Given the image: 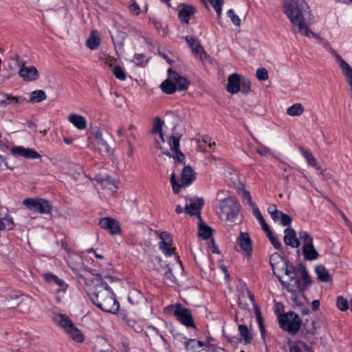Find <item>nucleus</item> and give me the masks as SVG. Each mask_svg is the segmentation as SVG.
I'll return each mask as SVG.
<instances>
[{
  "label": "nucleus",
  "mask_w": 352,
  "mask_h": 352,
  "mask_svg": "<svg viewBox=\"0 0 352 352\" xmlns=\"http://www.w3.org/2000/svg\"><path fill=\"white\" fill-rule=\"evenodd\" d=\"M72 270L78 277L80 283H84L87 287L91 300L101 310L115 314L119 310V302L116 300L109 283L113 281L111 274H96V277H87L76 272L75 266Z\"/></svg>",
  "instance_id": "1"
},
{
  "label": "nucleus",
  "mask_w": 352,
  "mask_h": 352,
  "mask_svg": "<svg viewBox=\"0 0 352 352\" xmlns=\"http://www.w3.org/2000/svg\"><path fill=\"white\" fill-rule=\"evenodd\" d=\"M283 10L291 23L298 28L300 34L316 37V34L308 28V23L312 19V16L305 0H283Z\"/></svg>",
  "instance_id": "2"
},
{
  "label": "nucleus",
  "mask_w": 352,
  "mask_h": 352,
  "mask_svg": "<svg viewBox=\"0 0 352 352\" xmlns=\"http://www.w3.org/2000/svg\"><path fill=\"white\" fill-rule=\"evenodd\" d=\"M216 201L219 209V217L230 222L234 221L240 210V205L236 199L228 191L222 190L217 192Z\"/></svg>",
  "instance_id": "3"
},
{
  "label": "nucleus",
  "mask_w": 352,
  "mask_h": 352,
  "mask_svg": "<svg viewBox=\"0 0 352 352\" xmlns=\"http://www.w3.org/2000/svg\"><path fill=\"white\" fill-rule=\"evenodd\" d=\"M285 275V280L279 278L283 287L289 292H301L305 289V285H302L300 278H297L296 268L288 263L282 269Z\"/></svg>",
  "instance_id": "4"
},
{
  "label": "nucleus",
  "mask_w": 352,
  "mask_h": 352,
  "mask_svg": "<svg viewBox=\"0 0 352 352\" xmlns=\"http://www.w3.org/2000/svg\"><path fill=\"white\" fill-rule=\"evenodd\" d=\"M238 303L239 307L243 309H248L250 303L253 305L257 322L259 325L261 332L263 335L265 329L263 326L261 311L259 307L255 302L254 294L249 290H246L245 292H242L239 296Z\"/></svg>",
  "instance_id": "5"
},
{
  "label": "nucleus",
  "mask_w": 352,
  "mask_h": 352,
  "mask_svg": "<svg viewBox=\"0 0 352 352\" xmlns=\"http://www.w3.org/2000/svg\"><path fill=\"white\" fill-rule=\"evenodd\" d=\"M280 328L291 335H296L301 326V320L298 314L289 311L279 318Z\"/></svg>",
  "instance_id": "6"
},
{
  "label": "nucleus",
  "mask_w": 352,
  "mask_h": 352,
  "mask_svg": "<svg viewBox=\"0 0 352 352\" xmlns=\"http://www.w3.org/2000/svg\"><path fill=\"white\" fill-rule=\"evenodd\" d=\"M166 313H173L176 319L187 327H194V320L191 312L180 304L172 305L165 308Z\"/></svg>",
  "instance_id": "7"
},
{
  "label": "nucleus",
  "mask_w": 352,
  "mask_h": 352,
  "mask_svg": "<svg viewBox=\"0 0 352 352\" xmlns=\"http://www.w3.org/2000/svg\"><path fill=\"white\" fill-rule=\"evenodd\" d=\"M195 179V173L190 166L184 167L181 173V183L177 179L175 173L170 175V183L173 186V191L177 194L181 187H186L190 185Z\"/></svg>",
  "instance_id": "8"
},
{
  "label": "nucleus",
  "mask_w": 352,
  "mask_h": 352,
  "mask_svg": "<svg viewBox=\"0 0 352 352\" xmlns=\"http://www.w3.org/2000/svg\"><path fill=\"white\" fill-rule=\"evenodd\" d=\"M89 144L97 150L100 153L112 154L113 150L103 138L102 132L98 129H94L88 138Z\"/></svg>",
  "instance_id": "9"
},
{
  "label": "nucleus",
  "mask_w": 352,
  "mask_h": 352,
  "mask_svg": "<svg viewBox=\"0 0 352 352\" xmlns=\"http://www.w3.org/2000/svg\"><path fill=\"white\" fill-rule=\"evenodd\" d=\"M23 205L30 210L40 214H50L51 212V205L49 201L41 198H26L23 201Z\"/></svg>",
  "instance_id": "10"
},
{
  "label": "nucleus",
  "mask_w": 352,
  "mask_h": 352,
  "mask_svg": "<svg viewBox=\"0 0 352 352\" xmlns=\"http://www.w3.org/2000/svg\"><path fill=\"white\" fill-rule=\"evenodd\" d=\"M185 39L191 48L193 54L198 56L201 60H204L209 58V56L198 39L191 36H186Z\"/></svg>",
  "instance_id": "11"
},
{
  "label": "nucleus",
  "mask_w": 352,
  "mask_h": 352,
  "mask_svg": "<svg viewBox=\"0 0 352 352\" xmlns=\"http://www.w3.org/2000/svg\"><path fill=\"white\" fill-rule=\"evenodd\" d=\"M238 330L241 336L240 339H238L235 337H226L227 340L233 344H236L239 341L243 342L245 344H250L253 339V336L252 333L250 331L247 325L239 324L238 326Z\"/></svg>",
  "instance_id": "12"
},
{
  "label": "nucleus",
  "mask_w": 352,
  "mask_h": 352,
  "mask_svg": "<svg viewBox=\"0 0 352 352\" xmlns=\"http://www.w3.org/2000/svg\"><path fill=\"white\" fill-rule=\"evenodd\" d=\"M10 152L14 156L23 157L26 159L34 160L39 159L41 157V155L34 149L30 148H25L22 146H16L12 147L10 150Z\"/></svg>",
  "instance_id": "13"
},
{
  "label": "nucleus",
  "mask_w": 352,
  "mask_h": 352,
  "mask_svg": "<svg viewBox=\"0 0 352 352\" xmlns=\"http://www.w3.org/2000/svg\"><path fill=\"white\" fill-rule=\"evenodd\" d=\"M189 203H186L184 212L191 216L196 215L200 217L201 209L204 204L203 198H190Z\"/></svg>",
  "instance_id": "14"
},
{
  "label": "nucleus",
  "mask_w": 352,
  "mask_h": 352,
  "mask_svg": "<svg viewBox=\"0 0 352 352\" xmlns=\"http://www.w3.org/2000/svg\"><path fill=\"white\" fill-rule=\"evenodd\" d=\"M99 226L101 228L108 230L111 234H118L121 231L119 223L111 217L101 218Z\"/></svg>",
  "instance_id": "15"
},
{
  "label": "nucleus",
  "mask_w": 352,
  "mask_h": 352,
  "mask_svg": "<svg viewBox=\"0 0 352 352\" xmlns=\"http://www.w3.org/2000/svg\"><path fill=\"white\" fill-rule=\"evenodd\" d=\"M92 252L94 253L96 258L97 259L100 260V261H96L100 269L99 270H96V269L90 270L91 273L93 275V277H96V274H102V275L107 274H111V264L109 262L104 261L103 258V256L102 255L96 254L94 250Z\"/></svg>",
  "instance_id": "16"
},
{
  "label": "nucleus",
  "mask_w": 352,
  "mask_h": 352,
  "mask_svg": "<svg viewBox=\"0 0 352 352\" xmlns=\"http://www.w3.org/2000/svg\"><path fill=\"white\" fill-rule=\"evenodd\" d=\"M19 76L25 81H34L39 78V74L34 66H23L19 70Z\"/></svg>",
  "instance_id": "17"
},
{
  "label": "nucleus",
  "mask_w": 352,
  "mask_h": 352,
  "mask_svg": "<svg viewBox=\"0 0 352 352\" xmlns=\"http://www.w3.org/2000/svg\"><path fill=\"white\" fill-rule=\"evenodd\" d=\"M67 334L71 339L77 343H82L85 340V336L82 331L74 326L72 321L67 318Z\"/></svg>",
  "instance_id": "18"
},
{
  "label": "nucleus",
  "mask_w": 352,
  "mask_h": 352,
  "mask_svg": "<svg viewBox=\"0 0 352 352\" xmlns=\"http://www.w3.org/2000/svg\"><path fill=\"white\" fill-rule=\"evenodd\" d=\"M237 243L241 250L248 255H250L252 252V240L248 232H241L237 238Z\"/></svg>",
  "instance_id": "19"
},
{
  "label": "nucleus",
  "mask_w": 352,
  "mask_h": 352,
  "mask_svg": "<svg viewBox=\"0 0 352 352\" xmlns=\"http://www.w3.org/2000/svg\"><path fill=\"white\" fill-rule=\"evenodd\" d=\"M284 242L287 245L296 248L300 245L299 239L297 238L295 230L293 228H286L284 231Z\"/></svg>",
  "instance_id": "20"
},
{
  "label": "nucleus",
  "mask_w": 352,
  "mask_h": 352,
  "mask_svg": "<svg viewBox=\"0 0 352 352\" xmlns=\"http://www.w3.org/2000/svg\"><path fill=\"white\" fill-rule=\"evenodd\" d=\"M95 180L101 185L102 188L107 189L112 193L115 192L118 188L116 181L111 179L109 176L96 175Z\"/></svg>",
  "instance_id": "21"
},
{
  "label": "nucleus",
  "mask_w": 352,
  "mask_h": 352,
  "mask_svg": "<svg viewBox=\"0 0 352 352\" xmlns=\"http://www.w3.org/2000/svg\"><path fill=\"white\" fill-rule=\"evenodd\" d=\"M240 76L237 74H232L228 76L227 90L230 94H236L240 91Z\"/></svg>",
  "instance_id": "22"
},
{
  "label": "nucleus",
  "mask_w": 352,
  "mask_h": 352,
  "mask_svg": "<svg viewBox=\"0 0 352 352\" xmlns=\"http://www.w3.org/2000/svg\"><path fill=\"white\" fill-rule=\"evenodd\" d=\"M270 263L275 274L276 270H282L287 264V261L278 253H274L270 258Z\"/></svg>",
  "instance_id": "23"
},
{
  "label": "nucleus",
  "mask_w": 352,
  "mask_h": 352,
  "mask_svg": "<svg viewBox=\"0 0 352 352\" xmlns=\"http://www.w3.org/2000/svg\"><path fill=\"white\" fill-rule=\"evenodd\" d=\"M339 66L342 69V74L344 76L348 84L350 85L349 94L351 98H352V68L345 60L340 63Z\"/></svg>",
  "instance_id": "24"
},
{
  "label": "nucleus",
  "mask_w": 352,
  "mask_h": 352,
  "mask_svg": "<svg viewBox=\"0 0 352 352\" xmlns=\"http://www.w3.org/2000/svg\"><path fill=\"white\" fill-rule=\"evenodd\" d=\"M67 119L78 130H84L87 127V120L82 116L71 113Z\"/></svg>",
  "instance_id": "25"
},
{
  "label": "nucleus",
  "mask_w": 352,
  "mask_h": 352,
  "mask_svg": "<svg viewBox=\"0 0 352 352\" xmlns=\"http://www.w3.org/2000/svg\"><path fill=\"white\" fill-rule=\"evenodd\" d=\"M302 255L305 261H314L319 257L314 243L302 246Z\"/></svg>",
  "instance_id": "26"
},
{
  "label": "nucleus",
  "mask_w": 352,
  "mask_h": 352,
  "mask_svg": "<svg viewBox=\"0 0 352 352\" xmlns=\"http://www.w3.org/2000/svg\"><path fill=\"white\" fill-rule=\"evenodd\" d=\"M195 12V8L191 6H184L179 11L178 16L183 23L188 24L189 23L190 17L193 15Z\"/></svg>",
  "instance_id": "27"
},
{
  "label": "nucleus",
  "mask_w": 352,
  "mask_h": 352,
  "mask_svg": "<svg viewBox=\"0 0 352 352\" xmlns=\"http://www.w3.org/2000/svg\"><path fill=\"white\" fill-rule=\"evenodd\" d=\"M171 74L177 90L184 91L188 89L190 82L187 78L181 76L176 72H173Z\"/></svg>",
  "instance_id": "28"
},
{
  "label": "nucleus",
  "mask_w": 352,
  "mask_h": 352,
  "mask_svg": "<svg viewBox=\"0 0 352 352\" xmlns=\"http://www.w3.org/2000/svg\"><path fill=\"white\" fill-rule=\"evenodd\" d=\"M164 125V121L158 118H155L153 123V129L151 133L154 135H158L162 142H164V138L162 133V127Z\"/></svg>",
  "instance_id": "29"
},
{
  "label": "nucleus",
  "mask_w": 352,
  "mask_h": 352,
  "mask_svg": "<svg viewBox=\"0 0 352 352\" xmlns=\"http://www.w3.org/2000/svg\"><path fill=\"white\" fill-rule=\"evenodd\" d=\"M160 88L164 93L167 94H173L175 92L177 89L171 74H170L169 78L162 82Z\"/></svg>",
  "instance_id": "30"
},
{
  "label": "nucleus",
  "mask_w": 352,
  "mask_h": 352,
  "mask_svg": "<svg viewBox=\"0 0 352 352\" xmlns=\"http://www.w3.org/2000/svg\"><path fill=\"white\" fill-rule=\"evenodd\" d=\"M164 332L162 330H160L155 327H148L147 328L146 334L148 337H151L154 340L158 336L162 341V342L164 344H167V341L166 338L164 337Z\"/></svg>",
  "instance_id": "31"
},
{
  "label": "nucleus",
  "mask_w": 352,
  "mask_h": 352,
  "mask_svg": "<svg viewBox=\"0 0 352 352\" xmlns=\"http://www.w3.org/2000/svg\"><path fill=\"white\" fill-rule=\"evenodd\" d=\"M206 344L195 339H188L185 342V348L188 352H199V349L205 346Z\"/></svg>",
  "instance_id": "32"
},
{
  "label": "nucleus",
  "mask_w": 352,
  "mask_h": 352,
  "mask_svg": "<svg viewBox=\"0 0 352 352\" xmlns=\"http://www.w3.org/2000/svg\"><path fill=\"white\" fill-rule=\"evenodd\" d=\"M315 272L318 279L322 282H328L331 280V275L328 270L322 265H317L315 267Z\"/></svg>",
  "instance_id": "33"
},
{
  "label": "nucleus",
  "mask_w": 352,
  "mask_h": 352,
  "mask_svg": "<svg viewBox=\"0 0 352 352\" xmlns=\"http://www.w3.org/2000/svg\"><path fill=\"white\" fill-rule=\"evenodd\" d=\"M100 43V39L98 36L97 32L96 30L91 31V34L86 42L87 47L93 50L96 49L99 46Z\"/></svg>",
  "instance_id": "34"
},
{
  "label": "nucleus",
  "mask_w": 352,
  "mask_h": 352,
  "mask_svg": "<svg viewBox=\"0 0 352 352\" xmlns=\"http://www.w3.org/2000/svg\"><path fill=\"white\" fill-rule=\"evenodd\" d=\"M303 327L307 333L314 335L316 333L319 326L318 322L307 319L303 324Z\"/></svg>",
  "instance_id": "35"
},
{
  "label": "nucleus",
  "mask_w": 352,
  "mask_h": 352,
  "mask_svg": "<svg viewBox=\"0 0 352 352\" xmlns=\"http://www.w3.org/2000/svg\"><path fill=\"white\" fill-rule=\"evenodd\" d=\"M69 173L75 180L84 177L82 167L78 164L70 165Z\"/></svg>",
  "instance_id": "36"
},
{
  "label": "nucleus",
  "mask_w": 352,
  "mask_h": 352,
  "mask_svg": "<svg viewBox=\"0 0 352 352\" xmlns=\"http://www.w3.org/2000/svg\"><path fill=\"white\" fill-rule=\"evenodd\" d=\"M304 107L300 103H296L287 109V113L290 116H298L303 113Z\"/></svg>",
  "instance_id": "37"
},
{
  "label": "nucleus",
  "mask_w": 352,
  "mask_h": 352,
  "mask_svg": "<svg viewBox=\"0 0 352 352\" xmlns=\"http://www.w3.org/2000/svg\"><path fill=\"white\" fill-rule=\"evenodd\" d=\"M46 99V94L43 90H36L31 93L30 102L32 103L40 102Z\"/></svg>",
  "instance_id": "38"
},
{
  "label": "nucleus",
  "mask_w": 352,
  "mask_h": 352,
  "mask_svg": "<svg viewBox=\"0 0 352 352\" xmlns=\"http://www.w3.org/2000/svg\"><path fill=\"white\" fill-rule=\"evenodd\" d=\"M322 44L331 55L335 58L336 61L340 64L344 60L337 53V52L331 46L330 43L326 41H322Z\"/></svg>",
  "instance_id": "39"
},
{
  "label": "nucleus",
  "mask_w": 352,
  "mask_h": 352,
  "mask_svg": "<svg viewBox=\"0 0 352 352\" xmlns=\"http://www.w3.org/2000/svg\"><path fill=\"white\" fill-rule=\"evenodd\" d=\"M52 320L54 323L66 331V316L62 314L53 312Z\"/></svg>",
  "instance_id": "40"
},
{
  "label": "nucleus",
  "mask_w": 352,
  "mask_h": 352,
  "mask_svg": "<svg viewBox=\"0 0 352 352\" xmlns=\"http://www.w3.org/2000/svg\"><path fill=\"white\" fill-rule=\"evenodd\" d=\"M302 155L306 158L309 165L316 167L317 169H320L319 166H317V160L314 155L307 150L300 148Z\"/></svg>",
  "instance_id": "41"
},
{
  "label": "nucleus",
  "mask_w": 352,
  "mask_h": 352,
  "mask_svg": "<svg viewBox=\"0 0 352 352\" xmlns=\"http://www.w3.org/2000/svg\"><path fill=\"white\" fill-rule=\"evenodd\" d=\"M300 274H301V278H300L301 280L302 285H305V288L307 285L311 284V278L309 275V273H308L305 266L303 265H300Z\"/></svg>",
  "instance_id": "42"
},
{
  "label": "nucleus",
  "mask_w": 352,
  "mask_h": 352,
  "mask_svg": "<svg viewBox=\"0 0 352 352\" xmlns=\"http://www.w3.org/2000/svg\"><path fill=\"white\" fill-rule=\"evenodd\" d=\"M182 135L179 133L173 134L169 140V145L171 149L174 151L179 150V140Z\"/></svg>",
  "instance_id": "43"
},
{
  "label": "nucleus",
  "mask_w": 352,
  "mask_h": 352,
  "mask_svg": "<svg viewBox=\"0 0 352 352\" xmlns=\"http://www.w3.org/2000/svg\"><path fill=\"white\" fill-rule=\"evenodd\" d=\"M14 226L12 218L9 216L5 218H0V230L7 229L11 230Z\"/></svg>",
  "instance_id": "44"
},
{
  "label": "nucleus",
  "mask_w": 352,
  "mask_h": 352,
  "mask_svg": "<svg viewBox=\"0 0 352 352\" xmlns=\"http://www.w3.org/2000/svg\"><path fill=\"white\" fill-rule=\"evenodd\" d=\"M18 104L20 103V99L19 97L13 96L10 94L5 95V99L0 100V105L1 107H5L7 104Z\"/></svg>",
  "instance_id": "45"
},
{
  "label": "nucleus",
  "mask_w": 352,
  "mask_h": 352,
  "mask_svg": "<svg viewBox=\"0 0 352 352\" xmlns=\"http://www.w3.org/2000/svg\"><path fill=\"white\" fill-rule=\"evenodd\" d=\"M253 214L256 217V218L258 219V221L260 222L262 228L264 230L265 232L270 231V228L267 223L265 222V219H263L261 212L259 211L258 208H253Z\"/></svg>",
  "instance_id": "46"
},
{
  "label": "nucleus",
  "mask_w": 352,
  "mask_h": 352,
  "mask_svg": "<svg viewBox=\"0 0 352 352\" xmlns=\"http://www.w3.org/2000/svg\"><path fill=\"white\" fill-rule=\"evenodd\" d=\"M164 283L170 286L175 284H177V279L173 274V272L170 269H168L164 274Z\"/></svg>",
  "instance_id": "47"
},
{
  "label": "nucleus",
  "mask_w": 352,
  "mask_h": 352,
  "mask_svg": "<svg viewBox=\"0 0 352 352\" xmlns=\"http://www.w3.org/2000/svg\"><path fill=\"white\" fill-rule=\"evenodd\" d=\"M44 279L49 283H54L59 286L64 285V280L58 278L56 275L52 273H45L43 275Z\"/></svg>",
  "instance_id": "48"
},
{
  "label": "nucleus",
  "mask_w": 352,
  "mask_h": 352,
  "mask_svg": "<svg viewBox=\"0 0 352 352\" xmlns=\"http://www.w3.org/2000/svg\"><path fill=\"white\" fill-rule=\"evenodd\" d=\"M298 236L299 240L300 239L303 241V245L314 243L313 237L307 231L300 230L298 232Z\"/></svg>",
  "instance_id": "49"
},
{
  "label": "nucleus",
  "mask_w": 352,
  "mask_h": 352,
  "mask_svg": "<svg viewBox=\"0 0 352 352\" xmlns=\"http://www.w3.org/2000/svg\"><path fill=\"white\" fill-rule=\"evenodd\" d=\"M212 234V229L206 225H200L199 228V235L204 239H208Z\"/></svg>",
  "instance_id": "50"
},
{
  "label": "nucleus",
  "mask_w": 352,
  "mask_h": 352,
  "mask_svg": "<svg viewBox=\"0 0 352 352\" xmlns=\"http://www.w3.org/2000/svg\"><path fill=\"white\" fill-rule=\"evenodd\" d=\"M171 242L160 241L159 243L160 248L166 255L170 256L173 254L175 248L170 247Z\"/></svg>",
  "instance_id": "51"
},
{
  "label": "nucleus",
  "mask_w": 352,
  "mask_h": 352,
  "mask_svg": "<svg viewBox=\"0 0 352 352\" xmlns=\"http://www.w3.org/2000/svg\"><path fill=\"white\" fill-rule=\"evenodd\" d=\"M336 305L340 311H344L349 309V302L347 299L342 296L337 298Z\"/></svg>",
  "instance_id": "52"
},
{
  "label": "nucleus",
  "mask_w": 352,
  "mask_h": 352,
  "mask_svg": "<svg viewBox=\"0 0 352 352\" xmlns=\"http://www.w3.org/2000/svg\"><path fill=\"white\" fill-rule=\"evenodd\" d=\"M278 221H280V223L284 226H289L292 221V219L290 216L280 212L278 214Z\"/></svg>",
  "instance_id": "53"
},
{
  "label": "nucleus",
  "mask_w": 352,
  "mask_h": 352,
  "mask_svg": "<svg viewBox=\"0 0 352 352\" xmlns=\"http://www.w3.org/2000/svg\"><path fill=\"white\" fill-rule=\"evenodd\" d=\"M113 74L116 77V78L120 80H126V75L123 70V69L119 66L116 65L114 67L113 69Z\"/></svg>",
  "instance_id": "54"
},
{
  "label": "nucleus",
  "mask_w": 352,
  "mask_h": 352,
  "mask_svg": "<svg viewBox=\"0 0 352 352\" xmlns=\"http://www.w3.org/2000/svg\"><path fill=\"white\" fill-rule=\"evenodd\" d=\"M209 3L213 6L218 16H219L221 14L222 6L223 3V0H208Z\"/></svg>",
  "instance_id": "55"
},
{
  "label": "nucleus",
  "mask_w": 352,
  "mask_h": 352,
  "mask_svg": "<svg viewBox=\"0 0 352 352\" xmlns=\"http://www.w3.org/2000/svg\"><path fill=\"white\" fill-rule=\"evenodd\" d=\"M227 15H228V17L230 18V19H231V21H232L233 24H234L236 26H240V25H241V19L239 17V16L236 15L234 13V10L232 9H230L227 12Z\"/></svg>",
  "instance_id": "56"
},
{
  "label": "nucleus",
  "mask_w": 352,
  "mask_h": 352,
  "mask_svg": "<svg viewBox=\"0 0 352 352\" xmlns=\"http://www.w3.org/2000/svg\"><path fill=\"white\" fill-rule=\"evenodd\" d=\"M265 232L267 233V235L273 246L277 250L280 249L281 243L278 241L277 238L272 234L271 230L270 229V231H266Z\"/></svg>",
  "instance_id": "57"
},
{
  "label": "nucleus",
  "mask_w": 352,
  "mask_h": 352,
  "mask_svg": "<svg viewBox=\"0 0 352 352\" xmlns=\"http://www.w3.org/2000/svg\"><path fill=\"white\" fill-rule=\"evenodd\" d=\"M67 254H69V261L67 260L68 263H72V261H74L76 263L77 265H80L82 264V258L80 256L74 253H69L68 251Z\"/></svg>",
  "instance_id": "58"
},
{
  "label": "nucleus",
  "mask_w": 352,
  "mask_h": 352,
  "mask_svg": "<svg viewBox=\"0 0 352 352\" xmlns=\"http://www.w3.org/2000/svg\"><path fill=\"white\" fill-rule=\"evenodd\" d=\"M242 197H243V202L249 204L253 208H256L254 204L252 201L251 195L248 191L244 190L242 192Z\"/></svg>",
  "instance_id": "59"
},
{
  "label": "nucleus",
  "mask_w": 352,
  "mask_h": 352,
  "mask_svg": "<svg viewBox=\"0 0 352 352\" xmlns=\"http://www.w3.org/2000/svg\"><path fill=\"white\" fill-rule=\"evenodd\" d=\"M256 77L259 80H266L268 79V72L265 68L258 69L256 71Z\"/></svg>",
  "instance_id": "60"
},
{
  "label": "nucleus",
  "mask_w": 352,
  "mask_h": 352,
  "mask_svg": "<svg viewBox=\"0 0 352 352\" xmlns=\"http://www.w3.org/2000/svg\"><path fill=\"white\" fill-rule=\"evenodd\" d=\"M268 212L271 214L272 218L275 221H278V214L280 211L277 210L276 206L275 205H270L268 207Z\"/></svg>",
  "instance_id": "61"
},
{
  "label": "nucleus",
  "mask_w": 352,
  "mask_h": 352,
  "mask_svg": "<svg viewBox=\"0 0 352 352\" xmlns=\"http://www.w3.org/2000/svg\"><path fill=\"white\" fill-rule=\"evenodd\" d=\"M250 89V82L248 80H240V91L248 93Z\"/></svg>",
  "instance_id": "62"
},
{
  "label": "nucleus",
  "mask_w": 352,
  "mask_h": 352,
  "mask_svg": "<svg viewBox=\"0 0 352 352\" xmlns=\"http://www.w3.org/2000/svg\"><path fill=\"white\" fill-rule=\"evenodd\" d=\"M129 10L131 13L138 16L140 13V8L139 5L133 1L129 6Z\"/></svg>",
  "instance_id": "63"
},
{
  "label": "nucleus",
  "mask_w": 352,
  "mask_h": 352,
  "mask_svg": "<svg viewBox=\"0 0 352 352\" xmlns=\"http://www.w3.org/2000/svg\"><path fill=\"white\" fill-rule=\"evenodd\" d=\"M65 294V290L63 289H58L56 290V294H55V300L57 302H60L62 300V298H64Z\"/></svg>",
  "instance_id": "64"
}]
</instances>
